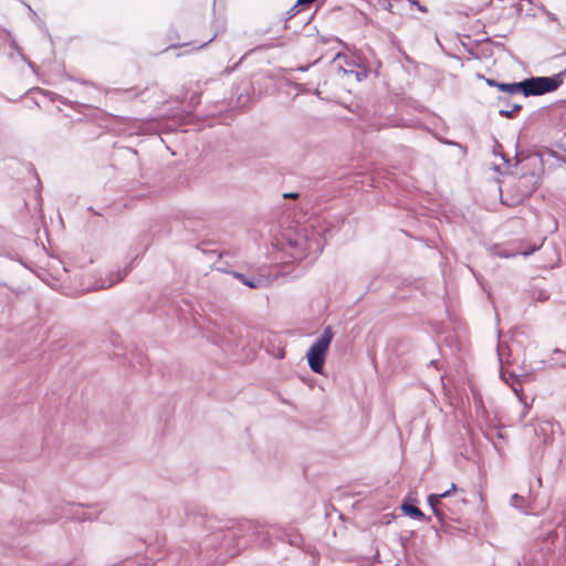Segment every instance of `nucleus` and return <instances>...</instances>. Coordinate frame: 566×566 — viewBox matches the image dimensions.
Masks as SVG:
<instances>
[{
  "label": "nucleus",
  "instance_id": "423d86ee",
  "mask_svg": "<svg viewBox=\"0 0 566 566\" xmlns=\"http://www.w3.org/2000/svg\"><path fill=\"white\" fill-rule=\"evenodd\" d=\"M457 490L454 483L451 484L450 489L440 494H430L427 499L429 506L439 521H443L446 517L444 504L441 502L442 499L450 496Z\"/></svg>",
  "mask_w": 566,
  "mask_h": 566
},
{
  "label": "nucleus",
  "instance_id": "4468645a",
  "mask_svg": "<svg viewBox=\"0 0 566 566\" xmlns=\"http://www.w3.org/2000/svg\"><path fill=\"white\" fill-rule=\"evenodd\" d=\"M523 502H524V497H523V496H521V495H518L517 493H514V494L511 496L510 504H511L513 507L520 509Z\"/></svg>",
  "mask_w": 566,
  "mask_h": 566
},
{
  "label": "nucleus",
  "instance_id": "393cba45",
  "mask_svg": "<svg viewBox=\"0 0 566 566\" xmlns=\"http://www.w3.org/2000/svg\"><path fill=\"white\" fill-rule=\"evenodd\" d=\"M496 436H497L499 438H503V436H502V432H501V431H497V432H496Z\"/></svg>",
  "mask_w": 566,
  "mask_h": 566
},
{
  "label": "nucleus",
  "instance_id": "7ed1b4c3",
  "mask_svg": "<svg viewBox=\"0 0 566 566\" xmlns=\"http://www.w3.org/2000/svg\"><path fill=\"white\" fill-rule=\"evenodd\" d=\"M566 77V69L553 76H533L522 82V94L525 97L537 96L556 91Z\"/></svg>",
  "mask_w": 566,
  "mask_h": 566
},
{
  "label": "nucleus",
  "instance_id": "9d476101",
  "mask_svg": "<svg viewBox=\"0 0 566 566\" xmlns=\"http://www.w3.org/2000/svg\"><path fill=\"white\" fill-rule=\"evenodd\" d=\"M500 91L505 92L510 95H515L518 93H522V82H513V83H500L499 87Z\"/></svg>",
  "mask_w": 566,
  "mask_h": 566
},
{
  "label": "nucleus",
  "instance_id": "f8f14e48",
  "mask_svg": "<svg viewBox=\"0 0 566 566\" xmlns=\"http://www.w3.org/2000/svg\"><path fill=\"white\" fill-rule=\"evenodd\" d=\"M59 102L63 105L72 107L74 109H77L78 107H92L93 106L90 103L72 102L65 97H60Z\"/></svg>",
  "mask_w": 566,
  "mask_h": 566
},
{
  "label": "nucleus",
  "instance_id": "9b49d317",
  "mask_svg": "<svg viewBox=\"0 0 566 566\" xmlns=\"http://www.w3.org/2000/svg\"><path fill=\"white\" fill-rule=\"evenodd\" d=\"M521 108H522L521 104L512 103V104H507V108H501L499 111V114L501 116L512 118Z\"/></svg>",
  "mask_w": 566,
  "mask_h": 566
},
{
  "label": "nucleus",
  "instance_id": "f3484780",
  "mask_svg": "<svg viewBox=\"0 0 566 566\" xmlns=\"http://www.w3.org/2000/svg\"><path fill=\"white\" fill-rule=\"evenodd\" d=\"M536 250H538V247L537 245H533V248L530 251H522V252H518V253L524 255V256H527V255L532 254L533 252H535Z\"/></svg>",
  "mask_w": 566,
  "mask_h": 566
},
{
  "label": "nucleus",
  "instance_id": "5701e85b",
  "mask_svg": "<svg viewBox=\"0 0 566 566\" xmlns=\"http://www.w3.org/2000/svg\"><path fill=\"white\" fill-rule=\"evenodd\" d=\"M313 94H314L315 96H317L318 98H321V91H319L318 88H315V90L313 91Z\"/></svg>",
  "mask_w": 566,
  "mask_h": 566
},
{
  "label": "nucleus",
  "instance_id": "b1692460",
  "mask_svg": "<svg viewBox=\"0 0 566 566\" xmlns=\"http://www.w3.org/2000/svg\"><path fill=\"white\" fill-rule=\"evenodd\" d=\"M296 7H297V6L295 4V6L291 9L290 13L292 12V15H295L294 10L296 9Z\"/></svg>",
  "mask_w": 566,
  "mask_h": 566
},
{
  "label": "nucleus",
  "instance_id": "f257e3e1",
  "mask_svg": "<svg viewBox=\"0 0 566 566\" xmlns=\"http://www.w3.org/2000/svg\"><path fill=\"white\" fill-rule=\"evenodd\" d=\"M325 243L326 239L313 223H310L286 237L285 251L294 260H303L307 256L318 255Z\"/></svg>",
  "mask_w": 566,
  "mask_h": 566
},
{
  "label": "nucleus",
  "instance_id": "1a4fd4ad",
  "mask_svg": "<svg viewBox=\"0 0 566 566\" xmlns=\"http://www.w3.org/2000/svg\"><path fill=\"white\" fill-rule=\"evenodd\" d=\"M402 512L411 518L422 520L424 518V514L418 509L416 505L409 502H403L401 504Z\"/></svg>",
  "mask_w": 566,
  "mask_h": 566
},
{
  "label": "nucleus",
  "instance_id": "a211bd4d",
  "mask_svg": "<svg viewBox=\"0 0 566 566\" xmlns=\"http://www.w3.org/2000/svg\"><path fill=\"white\" fill-rule=\"evenodd\" d=\"M496 254H497L500 258H511V256L515 255V253H510V252H505V251L496 252Z\"/></svg>",
  "mask_w": 566,
  "mask_h": 566
},
{
  "label": "nucleus",
  "instance_id": "dca6fc26",
  "mask_svg": "<svg viewBox=\"0 0 566 566\" xmlns=\"http://www.w3.org/2000/svg\"><path fill=\"white\" fill-rule=\"evenodd\" d=\"M94 93H97V88L94 85H91L88 92H86L85 94L86 98L90 101L95 99V97L93 96Z\"/></svg>",
  "mask_w": 566,
  "mask_h": 566
},
{
  "label": "nucleus",
  "instance_id": "f03ea898",
  "mask_svg": "<svg viewBox=\"0 0 566 566\" xmlns=\"http://www.w3.org/2000/svg\"><path fill=\"white\" fill-rule=\"evenodd\" d=\"M556 537V531H549L541 543L535 544L523 555L518 566H555L553 547Z\"/></svg>",
  "mask_w": 566,
  "mask_h": 566
},
{
  "label": "nucleus",
  "instance_id": "39448f33",
  "mask_svg": "<svg viewBox=\"0 0 566 566\" xmlns=\"http://www.w3.org/2000/svg\"><path fill=\"white\" fill-rule=\"evenodd\" d=\"M496 353L500 361V377L501 379L507 384L513 392L517 396L518 400L525 405V409L527 408V405L525 402L524 396H523V388L521 385V378L515 373H507L505 369V366L510 365L509 355L510 349L507 345L503 342L497 343Z\"/></svg>",
  "mask_w": 566,
  "mask_h": 566
},
{
  "label": "nucleus",
  "instance_id": "6e6552de",
  "mask_svg": "<svg viewBox=\"0 0 566 566\" xmlns=\"http://www.w3.org/2000/svg\"><path fill=\"white\" fill-rule=\"evenodd\" d=\"M130 271V268H125L115 274H112L109 277L102 280V282L96 286V289H107L116 284L117 282H120L125 279V276Z\"/></svg>",
  "mask_w": 566,
  "mask_h": 566
},
{
  "label": "nucleus",
  "instance_id": "20e7f679",
  "mask_svg": "<svg viewBox=\"0 0 566 566\" xmlns=\"http://www.w3.org/2000/svg\"><path fill=\"white\" fill-rule=\"evenodd\" d=\"M334 333L331 326H326L319 337L310 347L306 357L312 371L322 374L329 345Z\"/></svg>",
  "mask_w": 566,
  "mask_h": 566
},
{
  "label": "nucleus",
  "instance_id": "aec40b11",
  "mask_svg": "<svg viewBox=\"0 0 566 566\" xmlns=\"http://www.w3.org/2000/svg\"><path fill=\"white\" fill-rule=\"evenodd\" d=\"M310 67H311V64H308V65H301V66L296 67L295 70L300 71V72H306Z\"/></svg>",
  "mask_w": 566,
  "mask_h": 566
},
{
  "label": "nucleus",
  "instance_id": "0eeeda50",
  "mask_svg": "<svg viewBox=\"0 0 566 566\" xmlns=\"http://www.w3.org/2000/svg\"><path fill=\"white\" fill-rule=\"evenodd\" d=\"M227 273L231 274L240 283L250 289L258 290L266 286V280L261 275H254L252 273H242L238 271H227Z\"/></svg>",
  "mask_w": 566,
  "mask_h": 566
},
{
  "label": "nucleus",
  "instance_id": "6ab92c4d",
  "mask_svg": "<svg viewBox=\"0 0 566 566\" xmlns=\"http://www.w3.org/2000/svg\"><path fill=\"white\" fill-rule=\"evenodd\" d=\"M475 407H476L478 410L481 409L483 412L485 411L484 410V406L482 403V400L480 398L475 399Z\"/></svg>",
  "mask_w": 566,
  "mask_h": 566
},
{
  "label": "nucleus",
  "instance_id": "2eb2a0df",
  "mask_svg": "<svg viewBox=\"0 0 566 566\" xmlns=\"http://www.w3.org/2000/svg\"><path fill=\"white\" fill-rule=\"evenodd\" d=\"M292 87H294L298 93L307 94L311 93L310 87L306 84L301 83H290Z\"/></svg>",
  "mask_w": 566,
  "mask_h": 566
},
{
  "label": "nucleus",
  "instance_id": "4be33fe9",
  "mask_svg": "<svg viewBox=\"0 0 566 566\" xmlns=\"http://www.w3.org/2000/svg\"><path fill=\"white\" fill-rule=\"evenodd\" d=\"M247 524H248L249 528L256 530V527H258V525L253 522H248Z\"/></svg>",
  "mask_w": 566,
  "mask_h": 566
},
{
  "label": "nucleus",
  "instance_id": "ddd939ff",
  "mask_svg": "<svg viewBox=\"0 0 566 566\" xmlns=\"http://www.w3.org/2000/svg\"><path fill=\"white\" fill-rule=\"evenodd\" d=\"M533 298L538 301V302H545V301H547L549 298V294L545 290L534 289V291H533Z\"/></svg>",
  "mask_w": 566,
  "mask_h": 566
},
{
  "label": "nucleus",
  "instance_id": "412c9836",
  "mask_svg": "<svg viewBox=\"0 0 566 566\" xmlns=\"http://www.w3.org/2000/svg\"><path fill=\"white\" fill-rule=\"evenodd\" d=\"M486 83L490 85V86H495V87H499V82H496L495 80H491V78H488L486 80Z\"/></svg>",
  "mask_w": 566,
  "mask_h": 566
},
{
  "label": "nucleus",
  "instance_id": "a878e982",
  "mask_svg": "<svg viewBox=\"0 0 566 566\" xmlns=\"http://www.w3.org/2000/svg\"><path fill=\"white\" fill-rule=\"evenodd\" d=\"M296 196L295 193H290L289 197H294ZM285 197H287V195H285Z\"/></svg>",
  "mask_w": 566,
  "mask_h": 566
}]
</instances>
